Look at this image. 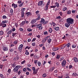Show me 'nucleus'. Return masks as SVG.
<instances>
[{
    "label": "nucleus",
    "instance_id": "1",
    "mask_svg": "<svg viewBox=\"0 0 78 78\" xmlns=\"http://www.w3.org/2000/svg\"><path fill=\"white\" fill-rule=\"evenodd\" d=\"M74 20L72 18H68L66 20V22L69 23L70 24H73Z\"/></svg>",
    "mask_w": 78,
    "mask_h": 78
},
{
    "label": "nucleus",
    "instance_id": "2",
    "mask_svg": "<svg viewBox=\"0 0 78 78\" xmlns=\"http://www.w3.org/2000/svg\"><path fill=\"white\" fill-rule=\"evenodd\" d=\"M21 67V66H17L13 69V71L14 72H16L17 73L18 70Z\"/></svg>",
    "mask_w": 78,
    "mask_h": 78
},
{
    "label": "nucleus",
    "instance_id": "3",
    "mask_svg": "<svg viewBox=\"0 0 78 78\" xmlns=\"http://www.w3.org/2000/svg\"><path fill=\"white\" fill-rule=\"evenodd\" d=\"M50 0H49L45 6V8L44 9V11H47V10H48V9L49 5H50Z\"/></svg>",
    "mask_w": 78,
    "mask_h": 78
},
{
    "label": "nucleus",
    "instance_id": "4",
    "mask_svg": "<svg viewBox=\"0 0 78 78\" xmlns=\"http://www.w3.org/2000/svg\"><path fill=\"white\" fill-rule=\"evenodd\" d=\"M32 70L33 71L34 74H36L37 73V72H38V70H39V69H36V68L35 67H33L32 68Z\"/></svg>",
    "mask_w": 78,
    "mask_h": 78
},
{
    "label": "nucleus",
    "instance_id": "5",
    "mask_svg": "<svg viewBox=\"0 0 78 78\" xmlns=\"http://www.w3.org/2000/svg\"><path fill=\"white\" fill-rule=\"evenodd\" d=\"M42 24H39L37 26V28L39 30H42V28H43V27H42Z\"/></svg>",
    "mask_w": 78,
    "mask_h": 78
},
{
    "label": "nucleus",
    "instance_id": "6",
    "mask_svg": "<svg viewBox=\"0 0 78 78\" xmlns=\"http://www.w3.org/2000/svg\"><path fill=\"white\" fill-rule=\"evenodd\" d=\"M66 64V60L65 59H64L62 62L61 65L62 67H64L65 66V65Z\"/></svg>",
    "mask_w": 78,
    "mask_h": 78
},
{
    "label": "nucleus",
    "instance_id": "7",
    "mask_svg": "<svg viewBox=\"0 0 78 78\" xmlns=\"http://www.w3.org/2000/svg\"><path fill=\"white\" fill-rule=\"evenodd\" d=\"M23 44H21L18 47V50L19 51H21L23 49Z\"/></svg>",
    "mask_w": 78,
    "mask_h": 78
},
{
    "label": "nucleus",
    "instance_id": "8",
    "mask_svg": "<svg viewBox=\"0 0 78 78\" xmlns=\"http://www.w3.org/2000/svg\"><path fill=\"white\" fill-rule=\"evenodd\" d=\"M55 69V67L54 66L51 68L49 70V72H52Z\"/></svg>",
    "mask_w": 78,
    "mask_h": 78
},
{
    "label": "nucleus",
    "instance_id": "9",
    "mask_svg": "<svg viewBox=\"0 0 78 78\" xmlns=\"http://www.w3.org/2000/svg\"><path fill=\"white\" fill-rule=\"evenodd\" d=\"M70 24L68 22L66 23L65 24V26L67 28H69L70 27Z\"/></svg>",
    "mask_w": 78,
    "mask_h": 78
},
{
    "label": "nucleus",
    "instance_id": "10",
    "mask_svg": "<svg viewBox=\"0 0 78 78\" xmlns=\"http://www.w3.org/2000/svg\"><path fill=\"white\" fill-rule=\"evenodd\" d=\"M43 1H40L38 3V6H42L43 4Z\"/></svg>",
    "mask_w": 78,
    "mask_h": 78
},
{
    "label": "nucleus",
    "instance_id": "11",
    "mask_svg": "<svg viewBox=\"0 0 78 78\" xmlns=\"http://www.w3.org/2000/svg\"><path fill=\"white\" fill-rule=\"evenodd\" d=\"M41 21H40V23L41 24H44L45 23V20L43 18H41Z\"/></svg>",
    "mask_w": 78,
    "mask_h": 78
},
{
    "label": "nucleus",
    "instance_id": "12",
    "mask_svg": "<svg viewBox=\"0 0 78 78\" xmlns=\"http://www.w3.org/2000/svg\"><path fill=\"white\" fill-rule=\"evenodd\" d=\"M37 20H36V19L33 20L31 21V23H32V24H34V23H36V22L37 21Z\"/></svg>",
    "mask_w": 78,
    "mask_h": 78
},
{
    "label": "nucleus",
    "instance_id": "13",
    "mask_svg": "<svg viewBox=\"0 0 78 78\" xmlns=\"http://www.w3.org/2000/svg\"><path fill=\"white\" fill-rule=\"evenodd\" d=\"M66 37L65 36H64V37L62 38L63 39H66V38H68L69 37V35L68 34H66Z\"/></svg>",
    "mask_w": 78,
    "mask_h": 78
},
{
    "label": "nucleus",
    "instance_id": "14",
    "mask_svg": "<svg viewBox=\"0 0 78 78\" xmlns=\"http://www.w3.org/2000/svg\"><path fill=\"white\" fill-rule=\"evenodd\" d=\"M73 60L75 62L77 63L78 62V58L76 57H74L73 58Z\"/></svg>",
    "mask_w": 78,
    "mask_h": 78
},
{
    "label": "nucleus",
    "instance_id": "15",
    "mask_svg": "<svg viewBox=\"0 0 78 78\" xmlns=\"http://www.w3.org/2000/svg\"><path fill=\"white\" fill-rule=\"evenodd\" d=\"M26 14H27V17H28L29 16H31V13L30 12H27L26 13Z\"/></svg>",
    "mask_w": 78,
    "mask_h": 78
},
{
    "label": "nucleus",
    "instance_id": "16",
    "mask_svg": "<svg viewBox=\"0 0 78 78\" xmlns=\"http://www.w3.org/2000/svg\"><path fill=\"white\" fill-rule=\"evenodd\" d=\"M41 19V15L40 14H38L37 15V18L36 19L37 20H40Z\"/></svg>",
    "mask_w": 78,
    "mask_h": 78
},
{
    "label": "nucleus",
    "instance_id": "17",
    "mask_svg": "<svg viewBox=\"0 0 78 78\" xmlns=\"http://www.w3.org/2000/svg\"><path fill=\"white\" fill-rule=\"evenodd\" d=\"M55 7L56 6L57 8H59V3L56 2L55 3Z\"/></svg>",
    "mask_w": 78,
    "mask_h": 78
},
{
    "label": "nucleus",
    "instance_id": "18",
    "mask_svg": "<svg viewBox=\"0 0 78 78\" xmlns=\"http://www.w3.org/2000/svg\"><path fill=\"white\" fill-rule=\"evenodd\" d=\"M12 7H13L14 8H16L17 7V5L14 3H13L12 4Z\"/></svg>",
    "mask_w": 78,
    "mask_h": 78
},
{
    "label": "nucleus",
    "instance_id": "19",
    "mask_svg": "<svg viewBox=\"0 0 78 78\" xmlns=\"http://www.w3.org/2000/svg\"><path fill=\"white\" fill-rule=\"evenodd\" d=\"M3 51H8V48L7 47H5L3 48Z\"/></svg>",
    "mask_w": 78,
    "mask_h": 78
},
{
    "label": "nucleus",
    "instance_id": "20",
    "mask_svg": "<svg viewBox=\"0 0 78 78\" xmlns=\"http://www.w3.org/2000/svg\"><path fill=\"white\" fill-rule=\"evenodd\" d=\"M66 45H67V44H62L61 46V49H64V48H65V47H66Z\"/></svg>",
    "mask_w": 78,
    "mask_h": 78
},
{
    "label": "nucleus",
    "instance_id": "21",
    "mask_svg": "<svg viewBox=\"0 0 78 78\" xmlns=\"http://www.w3.org/2000/svg\"><path fill=\"white\" fill-rule=\"evenodd\" d=\"M1 25L3 28H5V27H6V24H3L2 23H1Z\"/></svg>",
    "mask_w": 78,
    "mask_h": 78
},
{
    "label": "nucleus",
    "instance_id": "22",
    "mask_svg": "<svg viewBox=\"0 0 78 78\" xmlns=\"http://www.w3.org/2000/svg\"><path fill=\"white\" fill-rule=\"evenodd\" d=\"M52 50L53 51H57V50H59V48L54 47L53 48Z\"/></svg>",
    "mask_w": 78,
    "mask_h": 78
},
{
    "label": "nucleus",
    "instance_id": "23",
    "mask_svg": "<svg viewBox=\"0 0 78 78\" xmlns=\"http://www.w3.org/2000/svg\"><path fill=\"white\" fill-rule=\"evenodd\" d=\"M18 59H19V58L17 57H16L13 58V60L15 61H17Z\"/></svg>",
    "mask_w": 78,
    "mask_h": 78
},
{
    "label": "nucleus",
    "instance_id": "24",
    "mask_svg": "<svg viewBox=\"0 0 78 78\" xmlns=\"http://www.w3.org/2000/svg\"><path fill=\"white\" fill-rule=\"evenodd\" d=\"M60 57H61V56L57 54L56 58L57 59H59L60 58Z\"/></svg>",
    "mask_w": 78,
    "mask_h": 78
},
{
    "label": "nucleus",
    "instance_id": "25",
    "mask_svg": "<svg viewBox=\"0 0 78 78\" xmlns=\"http://www.w3.org/2000/svg\"><path fill=\"white\" fill-rule=\"evenodd\" d=\"M44 35H48V32L47 31L44 32L43 33Z\"/></svg>",
    "mask_w": 78,
    "mask_h": 78
},
{
    "label": "nucleus",
    "instance_id": "26",
    "mask_svg": "<svg viewBox=\"0 0 78 78\" xmlns=\"http://www.w3.org/2000/svg\"><path fill=\"white\" fill-rule=\"evenodd\" d=\"M47 42L48 44H50L51 42V39H49L47 40Z\"/></svg>",
    "mask_w": 78,
    "mask_h": 78
},
{
    "label": "nucleus",
    "instance_id": "27",
    "mask_svg": "<svg viewBox=\"0 0 78 78\" xmlns=\"http://www.w3.org/2000/svg\"><path fill=\"white\" fill-rule=\"evenodd\" d=\"M46 41H47V40L44 38L42 41V43H43V44L45 43V42H46Z\"/></svg>",
    "mask_w": 78,
    "mask_h": 78
},
{
    "label": "nucleus",
    "instance_id": "28",
    "mask_svg": "<svg viewBox=\"0 0 78 78\" xmlns=\"http://www.w3.org/2000/svg\"><path fill=\"white\" fill-rule=\"evenodd\" d=\"M73 76H78V75L76 74V73H73L72 74Z\"/></svg>",
    "mask_w": 78,
    "mask_h": 78
},
{
    "label": "nucleus",
    "instance_id": "29",
    "mask_svg": "<svg viewBox=\"0 0 78 78\" xmlns=\"http://www.w3.org/2000/svg\"><path fill=\"white\" fill-rule=\"evenodd\" d=\"M47 75L46 73H44L42 75V76L43 78H45V77H47Z\"/></svg>",
    "mask_w": 78,
    "mask_h": 78
},
{
    "label": "nucleus",
    "instance_id": "30",
    "mask_svg": "<svg viewBox=\"0 0 78 78\" xmlns=\"http://www.w3.org/2000/svg\"><path fill=\"white\" fill-rule=\"evenodd\" d=\"M25 15V13H24V12H21V17L22 18L23 17H24V15Z\"/></svg>",
    "mask_w": 78,
    "mask_h": 78
},
{
    "label": "nucleus",
    "instance_id": "31",
    "mask_svg": "<svg viewBox=\"0 0 78 78\" xmlns=\"http://www.w3.org/2000/svg\"><path fill=\"white\" fill-rule=\"evenodd\" d=\"M56 31H59V27H57L55 28Z\"/></svg>",
    "mask_w": 78,
    "mask_h": 78
},
{
    "label": "nucleus",
    "instance_id": "32",
    "mask_svg": "<svg viewBox=\"0 0 78 78\" xmlns=\"http://www.w3.org/2000/svg\"><path fill=\"white\" fill-rule=\"evenodd\" d=\"M2 19H7V16H6V15H3L2 16Z\"/></svg>",
    "mask_w": 78,
    "mask_h": 78
},
{
    "label": "nucleus",
    "instance_id": "33",
    "mask_svg": "<svg viewBox=\"0 0 78 78\" xmlns=\"http://www.w3.org/2000/svg\"><path fill=\"white\" fill-rule=\"evenodd\" d=\"M64 59V57H62L61 58H59V60L60 61H62Z\"/></svg>",
    "mask_w": 78,
    "mask_h": 78
},
{
    "label": "nucleus",
    "instance_id": "34",
    "mask_svg": "<svg viewBox=\"0 0 78 78\" xmlns=\"http://www.w3.org/2000/svg\"><path fill=\"white\" fill-rule=\"evenodd\" d=\"M17 34V33H13L12 34V36L13 37H14V36H16Z\"/></svg>",
    "mask_w": 78,
    "mask_h": 78
},
{
    "label": "nucleus",
    "instance_id": "35",
    "mask_svg": "<svg viewBox=\"0 0 78 78\" xmlns=\"http://www.w3.org/2000/svg\"><path fill=\"white\" fill-rule=\"evenodd\" d=\"M25 54L26 55H29V52L27 50H26Z\"/></svg>",
    "mask_w": 78,
    "mask_h": 78
},
{
    "label": "nucleus",
    "instance_id": "36",
    "mask_svg": "<svg viewBox=\"0 0 78 78\" xmlns=\"http://www.w3.org/2000/svg\"><path fill=\"white\" fill-rule=\"evenodd\" d=\"M12 30H10L7 33L8 34H10L12 33Z\"/></svg>",
    "mask_w": 78,
    "mask_h": 78
},
{
    "label": "nucleus",
    "instance_id": "37",
    "mask_svg": "<svg viewBox=\"0 0 78 78\" xmlns=\"http://www.w3.org/2000/svg\"><path fill=\"white\" fill-rule=\"evenodd\" d=\"M3 33H4L2 31H0V35L2 36V35L3 34Z\"/></svg>",
    "mask_w": 78,
    "mask_h": 78
},
{
    "label": "nucleus",
    "instance_id": "38",
    "mask_svg": "<svg viewBox=\"0 0 78 78\" xmlns=\"http://www.w3.org/2000/svg\"><path fill=\"white\" fill-rule=\"evenodd\" d=\"M27 30L29 32H30V31H32V30L30 28H28L27 29Z\"/></svg>",
    "mask_w": 78,
    "mask_h": 78
},
{
    "label": "nucleus",
    "instance_id": "39",
    "mask_svg": "<svg viewBox=\"0 0 78 78\" xmlns=\"http://www.w3.org/2000/svg\"><path fill=\"white\" fill-rule=\"evenodd\" d=\"M67 14H71V11L70 10L68 11L67 12Z\"/></svg>",
    "mask_w": 78,
    "mask_h": 78
},
{
    "label": "nucleus",
    "instance_id": "40",
    "mask_svg": "<svg viewBox=\"0 0 78 78\" xmlns=\"http://www.w3.org/2000/svg\"><path fill=\"white\" fill-rule=\"evenodd\" d=\"M38 60H35L34 61V63L35 64V65H37V62Z\"/></svg>",
    "mask_w": 78,
    "mask_h": 78
},
{
    "label": "nucleus",
    "instance_id": "41",
    "mask_svg": "<svg viewBox=\"0 0 78 78\" xmlns=\"http://www.w3.org/2000/svg\"><path fill=\"white\" fill-rule=\"evenodd\" d=\"M76 45L75 44H74L72 45V47L73 48H76Z\"/></svg>",
    "mask_w": 78,
    "mask_h": 78
},
{
    "label": "nucleus",
    "instance_id": "42",
    "mask_svg": "<svg viewBox=\"0 0 78 78\" xmlns=\"http://www.w3.org/2000/svg\"><path fill=\"white\" fill-rule=\"evenodd\" d=\"M25 23L24 21H23L21 23V25H22V26L24 25H25Z\"/></svg>",
    "mask_w": 78,
    "mask_h": 78
},
{
    "label": "nucleus",
    "instance_id": "43",
    "mask_svg": "<svg viewBox=\"0 0 78 78\" xmlns=\"http://www.w3.org/2000/svg\"><path fill=\"white\" fill-rule=\"evenodd\" d=\"M32 45L33 47H34L36 45V43L35 42H33L32 43Z\"/></svg>",
    "mask_w": 78,
    "mask_h": 78
},
{
    "label": "nucleus",
    "instance_id": "44",
    "mask_svg": "<svg viewBox=\"0 0 78 78\" xmlns=\"http://www.w3.org/2000/svg\"><path fill=\"white\" fill-rule=\"evenodd\" d=\"M52 29H51V28H50V29H49V33H51V32H52Z\"/></svg>",
    "mask_w": 78,
    "mask_h": 78
},
{
    "label": "nucleus",
    "instance_id": "45",
    "mask_svg": "<svg viewBox=\"0 0 78 78\" xmlns=\"http://www.w3.org/2000/svg\"><path fill=\"white\" fill-rule=\"evenodd\" d=\"M11 69H9L7 71V72H8L9 74H10V73H11Z\"/></svg>",
    "mask_w": 78,
    "mask_h": 78
},
{
    "label": "nucleus",
    "instance_id": "46",
    "mask_svg": "<svg viewBox=\"0 0 78 78\" xmlns=\"http://www.w3.org/2000/svg\"><path fill=\"white\" fill-rule=\"evenodd\" d=\"M37 63L38 66H41V62H38Z\"/></svg>",
    "mask_w": 78,
    "mask_h": 78
},
{
    "label": "nucleus",
    "instance_id": "47",
    "mask_svg": "<svg viewBox=\"0 0 78 78\" xmlns=\"http://www.w3.org/2000/svg\"><path fill=\"white\" fill-rule=\"evenodd\" d=\"M67 8L66 7L62 9L63 11H66V10H67Z\"/></svg>",
    "mask_w": 78,
    "mask_h": 78
},
{
    "label": "nucleus",
    "instance_id": "48",
    "mask_svg": "<svg viewBox=\"0 0 78 78\" xmlns=\"http://www.w3.org/2000/svg\"><path fill=\"white\" fill-rule=\"evenodd\" d=\"M10 13L11 14H12L13 13V10L12 9H11L10 10Z\"/></svg>",
    "mask_w": 78,
    "mask_h": 78
},
{
    "label": "nucleus",
    "instance_id": "49",
    "mask_svg": "<svg viewBox=\"0 0 78 78\" xmlns=\"http://www.w3.org/2000/svg\"><path fill=\"white\" fill-rule=\"evenodd\" d=\"M27 70H28V71H29V72H31V69H30V68L27 67Z\"/></svg>",
    "mask_w": 78,
    "mask_h": 78
},
{
    "label": "nucleus",
    "instance_id": "50",
    "mask_svg": "<svg viewBox=\"0 0 78 78\" xmlns=\"http://www.w3.org/2000/svg\"><path fill=\"white\" fill-rule=\"evenodd\" d=\"M70 43H68L67 45V47H70Z\"/></svg>",
    "mask_w": 78,
    "mask_h": 78
},
{
    "label": "nucleus",
    "instance_id": "51",
    "mask_svg": "<svg viewBox=\"0 0 78 78\" xmlns=\"http://www.w3.org/2000/svg\"><path fill=\"white\" fill-rule=\"evenodd\" d=\"M24 21V22L25 23V24H27L28 23H29V22L28 21L25 20Z\"/></svg>",
    "mask_w": 78,
    "mask_h": 78
},
{
    "label": "nucleus",
    "instance_id": "52",
    "mask_svg": "<svg viewBox=\"0 0 78 78\" xmlns=\"http://www.w3.org/2000/svg\"><path fill=\"white\" fill-rule=\"evenodd\" d=\"M52 25H53V27H54V26H55V25H56V23H55L54 22H52Z\"/></svg>",
    "mask_w": 78,
    "mask_h": 78
},
{
    "label": "nucleus",
    "instance_id": "53",
    "mask_svg": "<svg viewBox=\"0 0 78 78\" xmlns=\"http://www.w3.org/2000/svg\"><path fill=\"white\" fill-rule=\"evenodd\" d=\"M59 14L61 16H62V14H63V13H62V12H60Z\"/></svg>",
    "mask_w": 78,
    "mask_h": 78
},
{
    "label": "nucleus",
    "instance_id": "54",
    "mask_svg": "<svg viewBox=\"0 0 78 78\" xmlns=\"http://www.w3.org/2000/svg\"><path fill=\"white\" fill-rule=\"evenodd\" d=\"M26 9L25 8H23L22 9L21 11H22V12H24L25 11V10Z\"/></svg>",
    "mask_w": 78,
    "mask_h": 78
},
{
    "label": "nucleus",
    "instance_id": "55",
    "mask_svg": "<svg viewBox=\"0 0 78 78\" xmlns=\"http://www.w3.org/2000/svg\"><path fill=\"white\" fill-rule=\"evenodd\" d=\"M11 30L12 32V31H15L16 30V29H15L14 28H13Z\"/></svg>",
    "mask_w": 78,
    "mask_h": 78
},
{
    "label": "nucleus",
    "instance_id": "56",
    "mask_svg": "<svg viewBox=\"0 0 78 78\" xmlns=\"http://www.w3.org/2000/svg\"><path fill=\"white\" fill-rule=\"evenodd\" d=\"M19 30H20V31H22L23 30V29L22 28H19Z\"/></svg>",
    "mask_w": 78,
    "mask_h": 78
},
{
    "label": "nucleus",
    "instance_id": "57",
    "mask_svg": "<svg viewBox=\"0 0 78 78\" xmlns=\"http://www.w3.org/2000/svg\"><path fill=\"white\" fill-rule=\"evenodd\" d=\"M23 4L21 3L19 5V7H22V6H23Z\"/></svg>",
    "mask_w": 78,
    "mask_h": 78
},
{
    "label": "nucleus",
    "instance_id": "58",
    "mask_svg": "<svg viewBox=\"0 0 78 78\" xmlns=\"http://www.w3.org/2000/svg\"><path fill=\"white\" fill-rule=\"evenodd\" d=\"M65 2H66V0H62V3L63 4V3H65Z\"/></svg>",
    "mask_w": 78,
    "mask_h": 78
},
{
    "label": "nucleus",
    "instance_id": "59",
    "mask_svg": "<svg viewBox=\"0 0 78 78\" xmlns=\"http://www.w3.org/2000/svg\"><path fill=\"white\" fill-rule=\"evenodd\" d=\"M2 10L5 12H6L5 9V7L2 8Z\"/></svg>",
    "mask_w": 78,
    "mask_h": 78
},
{
    "label": "nucleus",
    "instance_id": "60",
    "mask_svg": "<svg viewBox=\"0 0 78 78\" xmlns=\"http://www.w3.org/2000/svg\"><path fill=\"white\" fill-rule=\"evenodd\" d=\"M18 75H20V73H21V71L20 70L19 71H18Z\"/></svg>",
    "mask_w": 78,
    "mask_h": 78
},
{
    "label": "nucleus",
    "instance_id": "61",
    "mask_svg": "<svg viewBox=\"0 0 78 78\" xmlns=\"http://www.w3.org/2000/svg\"><path fill=\"white\" fill-rule=\"evenodd\" d=\"M0 77L1 78H3V75L2 74H0Z\"/></svg>",
    "mask_w": 78,
    "mask_h": 78
},
{
    "label": "nucleus",
    "instance_id": "62",
    "mask_svg": "<svg viewBox=\"0 0 78 78\" xmlns=\"http://www.w3.org/2000/svg\"><path fill=\"white\" fill-rule=\"evenodd\" d=\"M23 72H27V69H26V68H23Z\"/></svg>",
    "mask_w": 78,
    "mask_h": 78
},
{
    "label": "nucleus",
    "instance_id": "63",
    "mask_svg": "<svg viewBox=\"0 0 78 78\" xmlns=\"http://www.w3.org/2000/svg\"><path fill=\"white\" fill-rule=\"evenodd\" d=\"M50 37V36H47L46 37H44V38L46 40H47L48 39V37Z\"/></svg>",
    "mask_w": 78,
    "mask_h": 78
},
{
    "label": "nucleus",
    "instance_id": "64",
    "mask_svg": "<svg viewBox=\"0 0 78 78\" xmlns=\"http://www.w3.org/2000/svg\"><path fill=\"white\" fill-rule=\"evenodd\" d=\"M18 3L20 4L22 3V1H21L19 0L18 1Z\"/></svg>",
    "mask_w": 78,
    "mask_h": 78
}]
</instances>
